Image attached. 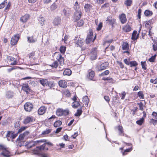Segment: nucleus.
Returning a JSON list of instances; mask_svg holds the SVG:
<instances>
[{
    "label": "nucleus",
    "mask_w": 157,
    "mask_h": 157,
    "mask_svg": "<svg viewBox=\"0 0 157 157\" xmlns=\"http://www.w3.org/2000/svg\"><path fill=\"white\" fill-rule=\"evenodd\" d=\"M123 29L124 32H128L131 30V28L129 25H127L123 27Z\"/></svg>",
    "instance_id": "b1692460"
},
{
    "label": "nucleus",
    "mask_w": 157,
    "mask_h": 157,
    "mask_svg": "<svg viewBox=\"0 0 157 157\" xmlns=\"http://www.w3.org/2000/svg\"><path fill=\"white\" fill-rule=\"evenodd\" d=\"M22 89L25 91L27 94L29 92H31V90L30 89L28 84H23L22 86Z\"/></svg>",
    "instance_id": "9b49d317"
},
{
    "label": "nucleus",
    "mask_w": 157,
    "mask_h": 157,
    "mask_svg": "<svg viewBox=\"0 0 157 157\" xmlns=\"http://www.w3.org/2000/svg\"><path fill=\"white\" fill-rule=\"evenodd\" d=\"M109 65L108 62H106L101 64L98 67V71H101L106 69V67H108Z\"/></svg>",
    "instance_id": "6e6552de"
},
{
    "label": "nucleus",
    "mask_w": 157,
    "mask_h": 157,
    "mask_svg": "<svg viewBox=\"0 0 157 157\" xmlns=\"http://www.w3.org/2000/svg\"><path fill=\"white\" fill-rule=\"evenodd\" d=\"M144 13L145 15L146 16H150L152 15L153 12L151 11L147 10L145 11Z\"/></svg>",
    "instance_id": "c756f323"
},
{
    "label": "nucleus",
    "mask_w": 157,
    "mask_h": 157,
    "mask_svg": "<svg viewBox=\"0 0 157 157\" xmlns=\"http://www.w3.org/2000/svg\"><path fill=\"white\" fill-rule=\"evenodd\" d=\"M117 128L119 131V134L120 136H124V133L123 128L120 125H119L117 127Z\"/></svg>",
    "instance_id": "aec40b11"
},
{
    "label": "nucleus",
    "mask_w": 157,
    "mask_h": 157,
    "mask_svg": "<svg viewBox=\"0 0 157 157\" xmlns=\"http://www.w3.org/2000/svg\"><path fill=\"white\" fill-rule=\"evenodd\" d=\"M44 18L43 17H40L39 19V23L41 25H44Z\"/></svg>",
    "instance_id": "e433bc0d"
},
{
    "label": "nucleus",
    "mask_w": 157,
    "mask_h": 157,
    "mask_svg": "<svg viewBox=\"0 0 157 157\" xmlns=\"http://www.w3.org/2000/svg\"><path fill=\"white\" fill-rule=\"evenodd\" d=\"M62 124V122L60 121H56L54 124L55 127H57L59 126Z\"/></svg>",
    "instance_id": "f704fd0d"
},
{
    "label": "nucleus",
    "mask_w": 157,
    "mask_h": 157,
    "mask_svg": "<svg viewBox=\"0 0 157 157\" xmlns=\"http://www.w3.org/2000/svg\"><path fill=\"white\" fill-rule=\"evenodd\" d=\"M104 99L106 101L109 102L110 101V99L109 97L108 96H105L104 97Z\"/></svg>",
    "instance_id": "338daca9"
},
{
    "label": "nucleus",
    "mask_w": 157,
    "mask_h": 157,
    "mask_svg": "<svg viewBox=\"0 0 157 157\" xmlns=\"http://www.w3.org/2000/svg\"><path fill=\"white\" fill-rule=\"evenodd\" d=\"M144 120V118H141L140 120L136 121V123L138 124L141 125L143 123Z\"/></svg>",
    "instance_id": "ea45409f"
},
{
    "label": "nucleus",
    "mask_w": 157,
    "mask_h": 157,
    "mask_svg": "<svg viewBox=\"0 0 157 157\" xmlns=\"http://www.w3.org/2000/svg\"><path fill=\"white\" fill-rule=\"evenodd\" d=\"M5 56L6 57L7 62L11 65H18V63L17 61V59L13 57L6 55Z\"/></svg>",
    "instance_id": "7ed1b4c3"
},
{
    "label": "nucleus",
    "mask_w": 157,
    "mask_h": 157,
    "mask_svg": "<svg viewBox=\"0 0 157 157\" xmlns=\"http://www.w3.org/2000/svg\"><path fill=\"white\" fill-rule=\"evenodd\" d=\"M80 105V104L78 101L74 102L72 103V106L74 108H76Z\"/></svg>",
    "instance_id": "7c9ffc66"
},
{
    "label": "nucleus",
    "mask_w": 157,
    "mask_h": 157,
    "mask_svg": "<svg viewBox=\"0 0 157 157\" xmlns=\"http://www.w3.org/2000/svg\"><path fill=\"white\" fill-rule=\"evenodd\" d=\"M26 127H22L20 128L18 131V133H20L24 130H25L26 128Z\"/></svg>",
    "instance_id": "13d9d810"
},
{
    "label": "nucleus",
    "mask_w": 157,
    "mask_h": 157,
    "mask_svg": "<svg viewBox=\"0 0 157 157\" xmlns=\"http://www.w3.org/2000/svg\"><path fill=\"white\" fill-rule=\"evenodd\" d=\"M102 26V23L101 22H100L99 24L98 27L97 28V30L98 31L100 30L101 29Z\"/></svg>",
    "instance_id": "e2e57ef3"
},
{
    "label": "nucleus",
    "mask_w": 157,
    "mask_h": 157,
    "mask_svg": "<svg viewBox=\"0 0 157 157\" xmlns=\"http://www.w3.org/2000/svg\"><path fill=\"white\" fill-rule=\"evenodd\" d=\"M71 72L72 71L71 70L67 69L65 70L63 72V74L64 75H67L69 76L71 75Z\"/></svg>",
    "instance_id": "a878e982"
},
{
    "label": "nucleus",
    "mask_w": 157,
    "mask_h": 157,
    "mask_svg": "<svg viewBox=\"0 0 157 157\" xmlns=\"http://www.w3.org/2000/svg\"><path fill=\"white\" fill-rule=\"evenodd\" d=\"M132 3V0H126L124 2V4L127 6H131Z\"/></svg>",
    "instance_id": "473e14b6"
},
{
    "label": "nucleus",
    "mask_w": 157,
    "mask_h": 157,
    "mask_svg": "<svg viewBox=\"0 0 157 157\" xmlns=\"http://www.w3.org/2000/svg\"><path fill=\"white\" fill-rule=\"evenodd\" d=\"M51 132V130L50 129L47 130L43 132L42 134V135H45Z\"/></svg>",
    "instance_id": "4d7b16f0"
},
{
    "label": "nucleus",
    "mask_w": 157,
    "mask_h": 157,
    "mask_svg": "<svg viewBox=\"0 0 157 157\" xmlns=\"http://www.w3.org/2000/svg\"><path fill=\"white\" fill-rule=\"evenodd\" d=\"M151 122L154 125L157 124V120H154L153 119H151Z\"/></svg>",
    "instance_id": "0e129e2a"
},
{
    "label": "nucleus",
    "mask_w": 157,
    "mask_h": 157,
    "mask_svg": "<svg viewBox=\"0 0 157 157\" xmlns=\"http://www.w3.org/2000/svg\"><path fill=\"white\" fill-rule=\"evenodd\" d=\"M82 101L83 102L85 103V105H87L89 101V100L88 96H84L83 98Z\"/></svg>",
    "instance_id": "c85d7f7f"
},
{
    "label": "nucleus",
    "mask_w": 157,
    "mask_h": 157,
    "mask_svg": "<svg viewBox=\"0 0 157 157\" xmlns=\"http://www.w3.org/2000/svg\"><path fill=\"white\" fill-rule=\"evenodd\" d=\"M138 95L140 98L143 99L144 98V95L142 91L138 92Z\"/></svg>",
    "instance_id": "c03bdc74"
},
{
    "label": "nucleus",
    "mask_w": 157,
    "mask_h": 157,
    "mask_svg": "<svg viewBox=\"0 0 157 157\" xmlns=\"http://www.w3.org/2000/svg\"><path fill=\"white\" fill-rule=\"evenodd\" d=\"M141 63L142 68L144 70H146L147 69V67L146 62H141Z\"/></svg>",
    "instance_id": "de8ad7c7"
},
{
    "label": "nucleus",
    "mask_w": 157,
    "mask_h": 157,
    "mask_svg": "<svg viewBox=\"0 0 157 157\" xmlns=\"http://www.w3.org/2000/svg\"><path fill=\"white\" fill-rule=\"evenodd\" d=\"M156 56V54L152 56L149 59L148 61L150 62H154Z\"/></svg>",
    "instance_id": "37998d69"
},
{
    "label": "nucleus",
    "mask_w": 157,
    "mask_h": 157,
    "mask_svg": "<svg viewBox=\"0 0 157 157\" xmlns=\"http://www.w3.org/2000/svg\"><path fill=\"white\" fill-rule=\"evenodd\" d=\"M82 13L80 10L76 11L75 13V16L77 20L79 19L81 17Z\"/></svg>",
    "instance_id": "dca6fc26"
},
{
    "label": "nucleus",
    "mask_w": 157,
    "mask_h": 157,
    "mask_svg": "<svg viewBox=\"0 0 157 157\" xmlns=\"http://www.w3.org/2000/svg\"><path fill=\"white\" fill-rule=\"evenodd\" d=\"M63 12L64 15L67 16H69L70 14V13H69L68 11H67V10L65 9L63 10Z\"/></svg>",
    "instance_id": "864d4df0"
},
{
    "label": "nucleus",
    "mask_w": 157,
    "mask_h": 157,
    "mask_svg": "<svg viewBox=\"0 0 157 157\" xmlns=\"http://www.w3.org/2000/svg\"><path fill=\"white\" fill-rule=\"evenodd\" d=\"M57 8V6L55 3L52 4L51 6V9L52 10H55Z\"/></svg>",
    "instance_id": "8fccbe9b"
},
{
    "label": "nucleus",
    "mask_w": 157,
    "mask_h": 157,
    "mask_svg": "<svg viewBox=\"0 0 157 157\" xmlns=\"http://www.w3.org/2000/svg\"><path fill=\"white\" fill-rule=\"evenodd\" d=\"M139 34H137V31H134L132 33V39L133 40H136L138 38Z\"/></svg>",
    "instance_id": "4be33fe9"
},
{
    "label": "nucleus",
    "mask_w": 157,
    "mask_h": 157,
    "mask_svg": "<svg viewBox=\"0 0 157 157\" xmlns=\"http://www.w3.org/2000/svg\"><path fill=\"white\" fill-rule=\"evenodd\" d=\"M69 113V110L68 109L63 110L62 109H58L56 112V115L59 116H65L68 115Z\"/></svg>",
    "instance_id": "f03ea898"
},
{
    "label": "nucleus",
    "mask_w": 157,
    "mask_h": 157,
    "mask_svg": "<svg viewBox=\"0 0 157 157\" xmlns=\"http://www.w3.org/2000/svg\"><path fill=\"white\" fill-rule=\"evenodd\" d=\"M24 108L26 111L30 112L33 108V105L30 102H27L25 104Z\"/></svg>",
    "instance_id": "423d86ee"
},
{
    "label": "nucleus",
    "mask_w": 157,
    "mask_h": 157,
    "mask_svg": "<svg viewBox=\"0 0 157 157\" xmlns=\"http://www.w3.org/2000/svg\"><path fill=\"white\" fill-rule=\"evenodd\" d=\"M7 2L6 0H5L2 3L0 4V9L3 8L5 6V4Z\"/></svg>",
    "instance_id": "a18cd8bd"
},
{
    "label": "nucleus",
    "mask_w": 157,
    "mask_h": 157,
    "mask_svg": "<svg viewBox=\"0 0 157 157\" xmlns=\"http://www.w3.org/2000/svg\"><path fill=\"white\" fill-rule=\"evenodd\" d=\"M19 38V36L18 35H15L12 37L11 40V44L12 45H14L17 43Z\"/></svg>",
    "instance_id": "0eeeda50"
},
{
    "label": "nucleus",
    "mask_w": 157,
    "mask_h": 157,
    "mask_svg": "<svg viewBox=\"0 0 157 157\" xmlns=\"http://www.w3.org/2000/svg\"><path fill=\"white\" fill-rule=\"evenodd\" d=\"M29 133L28 132H25L23 134L20 135L19 136V138L18 139L20 140H22L25 137V136L28 135Z\"/></svg>",
    "instance_id": "bb28decb"
},
{
    "label": "nucleus",
    "mask_w": 157,
    "mask_h": 157,
    "mask_svg": "<svg viewBox=\"0 0 157 157\" xmlns=\"http://www.w3.org/2000/svg\"><path fill=\"white\" fill-rule=\"evenodd\" d=\"M97 48H94L92 49L90 55H94L95 54V55H97Z\"/></svg>",
    "instance_id": "a19ab883"
},
{
    "label": "nucleus",
    "mask_w": 157,
    "mask_h": 157,
    "mask_svg": "<svg viewBox=\"0 0 157 157\" xmlns=\"http://www.w3.org/2000/svg\"><path fill=\"white\" fill-rule=\"evenodd\" d=\"M79 8L78 4L77 2H76L75 4L74 9L76 11H77Z\"/></svg>",
    "instance_id": "603ef678"
},
{
    "label": "nucleus",
    "mask_w": 157,
    "mask_h": 157,
    "mask_svg": "<svg viewBox=\"0 0 157 157\" xmlns=\"http://www.w3.org/2000/svg\"><path fill=\"white\" fill-rule=\"evenodd\" d=\"M55 56H57L56 58L57 61L56 60L50 66L56 68L58 66V62H59L60 65H62L64 63V59L62 55L59 52H56L54 54Z\"/></svg>",
    "instance_id": "f257e3e1"
},
{
    "label": "nucleus",
    "mask_w": 157,
    "mask_h": 157,
    "mask_svg": "<svg viewBox=\"0 0 157 157\" xmlns=\"http://www.w3.org/2000/svg\"><path fill=\"white\" fill-rule=\"evenodd\" d=\"M29 18V15L28 14H26L21 17L20 20L23 23H25Z\"/></svg>",
    "instance_id": "9d476101"
},
{
    "label": "nucleus",
    "mask_w": 157,
    "mask_h": 157,
    "mask_svg": "<svg viewBox=\"0 0 157 157\" xmlns=\"http://www.w3.org/2000/svg\"><path fill=\"white\" fill-rule=\"evenodd\" d=\"M90 35L88 36L86 39V43L88 44L91 42H93L95 40L96 38V36H95L94 39H93V33L91 31H90L89 32Z\"/></svg>",
    "instance_id": "39448f33"
},
{
    "label": "nucleus",
    "mask_w": 157,
    "mask_h": 157,
    "mask_svg": "<svg viewBox=\"0 0 157 157\" xmlns=\"http://www.w3.org/2000/svg\"><path fill=\"white\" fill-rule=\"evenodd\" d=\"M152 115L154 116L155 119H157V113L153 112L152 114Z\"/></svg>",
    "instance_id": "774afa93"
},
{
    "label": "nucleus",
    "mask_w": 157,
    "mask_h": 157,
    "mask_svg": "<svg viewBox=\"0 0 157 157\" xmlns=\"http://www.w3.org/2000/svg\"><path fill=\"white\" fill-rule=\"evenodd\" d=\"M12 134H13V131H8L7 132V133L6 136V137H10L12 138Z\"/></svg>",
    "instance_id": "58836bf2"
},
{
    "label": "nucleus",
    "mask_w": 157,
    "mask_h": 157,
    "mask_svg": "<svg viewBox=\"0 0 157 157\" xmlns=\"http://www.w3.org/2000/svg\"><path fill=\"white\" fill-rule=\"evenodd\" d=\"M97 55L95 54L94 55H90V59L92 60H94L97 58Z\"/></svg>",
    "instance_id": "6e6d98bb"
},
{
    "label": "nucleus",
    "mask_w": 157,
    "mask_h": 157,
    "mask_svg": "<svg viewBox=\"0 0 157 157\" xmlns=\"http://www.w3.org/2000/svg\"><path fill=\"white\" fill-rule=\"evenodd\" d=\"M59 86L61 87L65 88L67 86V82L64 80H61L59 81Z\"/></svg>",
    "instance_id": "ddd939ff"
},
{
    "label": "nucleus",
    "mask_w": 157,
    "mask_h": 157,
    "mask_svg": "<svg viewBox=\"0 0 157 157\" xmlns=\"http://www.w3.org/2000/svg\"><path fill=\"white\" fill-rule=\"evenodd\" d=\"M95 75V73L93 71H91L89 72V78L90 79L92 80L93 78Z\"/></svg>",
    "instance_id": "2f4dec72"
},
{
    "label": "nucleus",
    "mask_w": 157,
    "mask_h": 157,
    "mask_svg": "<svg viewBox=\"0 0 157 157\" xmlns=\"http://www.w3.org/2000/svg\"><path fill=\"white\" fill-rule=\"evenodd\" d=\"M45 146V144H44L40 146L36 147V148L34 150V153L36 154H38L40 153V151H47L48 150V148L46 147Z\"/></svg>",
    "instance_id": "20e7f679"
},
{
    "label": "nucleus",
    "mask_w": 157,
    "mask_h": 157,
    "mask_svg": "<svg viewBox=\"0 0 157 157\" xmlns=\"http://www.w3.org/2000/svg\"><path fill=\"white\" fill-rule=\"evenodd\" d=\"M75 42L79 46L81 47L83 43V40L80 37H76L75 39Z\"/></svg>",
    "instance_id": "1a4fd4ad"
},
{
    "label": "nucleus",
    "mask_w": 157,
    "mask_h": 157,
    "mask_svg": "<svg viewBox=\"0 0 157 157\" xmlns=\"http://www.w3.org/2000/svg\"><path fill=\"white\" fill-rule=\"evenodd\" d=\"M32 142H33V141H30L28 144V147L30 148L34 146V144Z\"/></svg>",
    "instance_id": "bf43d9fd"
},
{
    "label": "nucleus",
    "mask_w": 157,
    "mask_h": 157,
    "mask_svg": "<svg viewBox=\"0 0 157 157\" xmlns=\"http://www.w3.org/2000/svg\"><path fill=\"white\" fill-rule=\"evenodd\" d=\"M107 21H109L110 23L113 25V24L115 23L116 20L115 19H112L110 20L109 19H108Z\"/></svg>",
    "instance_id": "3c124183"
},
{
    "label": "nucleus",
    "mask_w": 157,
    "mask_h": 157,
    "mask_svg": "<svg viewBox=\"0 0 157 157\" xmlns=\"http://www.w3.org/2000/svg\"><path fill=\"white\" fill-rule=\"evenodd\" d=\"M33 121V117H27L24 120L23 122L24 124H27L30 122H32Z\"/></svg>",
    "instance_id": "6ab92c4d"
},
{
    "label": "nucleus",
    "mask_w": 157,
    "mask_h": 157,
    "mask_svg": "<svg viewBox=\"0 0 157 157\" xmlns=\"http://www.w3.org/2000/svg\"><path fill=\"white\" fill-rule=\"evenodd\" d=\"M66 49V47L64 46H61L60 47L59 50L60 52L63 53L64 54L65 51Z\"/></svg>",
    "instance_id": "79ce46f5"
},
{
    "label": "nucleus",
    "mask_w": 157,
    "mask_h": 157,
    "mask_svg": "<svg viewBox=\"0 0 157 157\" xmlns=\"http://www.w3.org/2000/svg\"><path fill=\"white\" fill-rule=\"evenodd\" d=\"M28 41L29 43H34L37 41V39L36 38H34L33 36L31 37H27Z\"/></svg>",
    "instance_id": "a211bd4d"
},
{
    "label": "nucleus",
    "mask_w": 157,
    "mask_h": 157,
    "mask_svg": "<svg viewBox=\"0 0 157 157\" xmlns=\"http://www.w3.org/2000/svg\"><path fill=\"white\" fill-rule=\"evenodd\" d=\"M138 65L136 61H131L130 62V65L131 67H136Z\"/></svg>",
    "instance_id": "4c0bfd02"
},
{
    "label": "nucleus",
    "mask_w": 157,
    "mask_h": 157,
    "mask_svg": "<svg viewBox=\"0 0 157 157\" xmlns=\"http://www.w3.org/2000/svg\"><path fill=\"white\" fill-rule=\"evenodd\" d=\"M81 108L77 109L76 113L75 114V116L76 117L79 116L82 113Z\"/></svg>",
    "instance_id": "72a5a7b5"
},
{
    "label": "nucleus",
    "mask_w": 157,
    "mask_h": 157,
    "mask_svg": "<svg viewBox=\"0 0 157 157\" xmlns=\"http://www.w3.org/2000/svg\"><path fill=\"white\" fill-rule=\"evenodd\" d=\"M48 82V80L46 79H43L40 81V82L43 86H45L47 85Z\"/></svg>",
    "instance_id": "cd10ccee"
},
{
    "label": "nucleus",
    "mask_w": 157,
    "mask_h": 157,
    "mask_svg": "<svg viewBox=\"0 0 157 157\" xmlns=\"http://www.w3.org/2000/svg\"><path fill=\"white\" fill-rule=\"evenodd\" d=\"M102 79L104 80H109L110 81V82H112L113 81V79L110 77H107V78H105L104 77L102 78Z\"/></svg>",
    "instance_id": "5fc2aeb1"
},
{
    "label": "nucleus",
    "mask_w": 157,
    "mask_h": 157,
    "mask_svg": "<svg viewBox=\"0 0 157 157\" xmlns=\"http://www.w3.org/2000/svg\"><path fill=\"white\" fill-rule=\"evenodd\" d=\"M120 20L122 24L125 23L127 19L126 18V15L124 13H122L119 16Z\"/></svg>",
    "instance_id": "2eb2a0df"
},
{
    "label": "nucleus",
    "mask_w": 157,
    "mask_h": 157,
    "mask_svg": "<svg viewBox=\"0 0 157 157\" xmlns=\"http://www.w3.org/2000/svg\"><path fill=\"white\" fill-rule=\"evenodd\" d=\"M61 22V19L59 17H57L55 18L53 21V23L55 25H57L59 24Z\"/></svg>",
    "instance_id": "412c9836"
},
{
    "label": "nucleus",
    "mask_w": 157,
    "mask_h": 157,
    "mask_svg": "<svg viewBox=\"0 0 157 157\" xmlns=\"http://www.w3.org/2000/svg\"><path fill=\"white\" fill-rule=\"evenodd\" d=\"M46 142V140H36V141H33V142H32L34 144V146L38 145H40V143H44V142Z\"/></svg>",
    "instance_id": "5701e85b"
},
{
    "label": "nucleus",
    "mask_w": 157,
    "mask_h": 157,
    "mask_svg": "<svg viewBox=\"0 0 157 157\" xmlns=\"http://www.w3.org/2000/svg\"><path fill=\"white\" fill-rule=\"evenodd\" d=\"M1 155H3L5 157H10V152L7 149V148L5 149L0 154Z\"/></svg>",
    "instance_id": "f8f14e48"
},
{
    "label": "nucleus",
    "mask_w": 157,
    "mask_h": 157,
    "mask_svg": "<svg viewBox=\"0 0 157 157\" xmlns=\"http://www.w3.org/2000/svg\"><path fill=\"white\" fill-rule=\"evenodd\" d=\"M20 123L18 121V122H16L14 124V127L15 128L17 129L20 127Z\"/></svg>",
    "instance_id": "680f3d73"
},
{
    "label": "nucleus",
    "mask_w": 157,
    "mask_h": 157,
    "mask_svg": "<svg viewBox=\"0 0 157 157\" xmlns=\"http://www.w3.org/2000/svg\"><path fill=\"white\" fill-rule=\"evenodd\" d=\"M122 48L123 50H128L129 49V45L127 42L124 43L122 45Z\"/></svg>",
    "instance_id": "393cba45"
},
{
    "label": "nucleus",
    "mask_w": 157,
    "mask_h": 157,
    "mask_svg": "<svg viewBox=\"0 0 157 157\" xmlns=\"http://www.w3.org/2000/svg\"><path fill=\"white\" fill-rule=\"evenodd\" d=\"M150 82L154 84H157V78L155 79H151Z\"/></svg>",
    "instance_id": "69168bd1"
},
{
    "label": "nucleus",
    "mask_w": 157,
    "mask_h": 157,
    "mask_svg": "<svg viewBox=\"0 0 157 157\" xmlns=\"http://www.w3.org/2000/svg\"><path fill=\"white\" fill-rule=\"evenodd\" d=\"M132 150V149L131 148H129V149H126L124 151V152H123L122 153V154L123 155H124L126 154L125 153V152H129L131 151Z\"/></svg>",
    "instance_id": "052dcab7"
},
{
    "label": "nucleus",
    "mask_w": 157,
    "mask_h": 157,
    "mask_svg": "<svg viewBox=\"0 0 157 157\" xmlns=\"http://www.w3.org/2000/svg\"><path fill=\"white\" fill-rule=\"evenodd\" d=\"M47 85L50 88H52L55 86V84L53 81H48Z\"/></svg>",
    "instance_id": "c9c22d12"
},
{
    "label": "nucleus",
    "mask_w": 157,
    "mask_h": 157,
    "mask_svg": "<svg viewBox=\"0 0 157 157\" xmlns=\"http://www.w3.org/2000/svg\"><path fill=\"white\" fill-rule=\"evenodd\" d=\"M84 24V21L82 20H80L77 22V25L80 27L82 26Z\"/></svg>",
    "instance_id": "49530a36"
},
{
    "label": "nucleus",
    "mask_w": 157,
    "mask_h": 157,
    "mask_svg": "<svg viewBox=\"0 0 157 157\" xmlns=\"http://www.w3.org/2000/svg\"><path fill=\"white\" fill-rule=\"evenodd\" d=\"M137 104L139 105L140 109L141 110H143L144 107L143 103L142 102H140V103H138Z\"/></svg>",
    "instance_id": "09e8293b"
},
{
    "label": "nucleus",
    "mask_w": 157,
    "mask_h": 157,
    "mask_svg": "<svg viewBox=\"0 0 157 157\" xmlns=\"http://www.w3.org/2000/svg\"><path fill=\"white\" fill-rule=\"evenodd\" d=\"M46 110V108L44 106H42L38 109V113L39 114L42 115L45 113Z\"/></svg>",
    "instance_id": "4468645a"
},
{
    "label": "nucleus",
    "mask_w": 157,
    "mask_h": 157,
    "mask_svg": "<svg viewBox=\"0 0 157 157\" xmlns=\"http://www.w3.org/2000/svg\"><path fill=\"white\" fill-rule=\"evenodd\" d=\"M92 6L91 5L89 4H86L84 6L85 10L86 12H89L90 11Z\"/></svg>",
    "instance_id": "f3484780"
}]
</instances>
